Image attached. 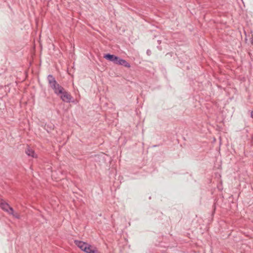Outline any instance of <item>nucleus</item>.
I'll use <instances>...</instances> for the list:
<instances>
[{
  "instance_id": "f257e3e1",
  "label": "nucleus",
  "mask_w": 253,
  "mask_h": 253,
  "mask_svg": "<svg viewBox=\"0 0 253 253\" xmlns=\"http://www.w3.org/2000/svg\"><path fill=\"white\" fill-rule=\"evenodd\" d=\"M47 79L49 86L52 88L56 95H59L62 92V91L63 90L64 87L57 82L55 78L52 75H48Z\"/></svg>"
},
{
  "instance_id": "f03ea898",
  "label": "nucleus",
  "mask_w": 253,
  "mask_h": 253,
  "mask_svg": "<svg viewBox=\"0 0 253 253\" xmlns=\"http://www.w3.org/2000/svg\"><path fill=\"white\" fill-rule=\"evenodd\" d=\"M74 243L82 251L86 253H91L92 249L95 248L90 244L81 241L75 240Z\"/></svg>"
},
{
  "instance_id": "7ed1b4c3",
  "label": "nucleus",
  "mask_w": 253,
  "mask_h": 253,
  "mask_svg": "<svg viewBox=\"0 0 253 253\" xmlns=\"http://www.w3.org/2000/svg\"><path fill=\"white\" fill-rule=\"evenodd\" d=\"M62 92L58 96L60 97L63 102L70 103L73 101V98L69 92L67 91L64 88H63V90Z\"/></svg>"
},
{
  "instance_id": "20e7f679",
  "label": "nucleus",
  "mask_w": 253,
  "mask_h": 253,
  "mask_svg": "<svg viewBox=\"0 0 253 253\" xmlns=\"http://www.w3.org/2000/svg\"><path fill=\"white\" fill-rule=\"evenodd\" d=\"M103 57L105 59L112 62L114 64H118V61L120 59L119 56H117L114 54H111L110 53H106L104 54Z\"/></svg>"
},
{
  "instance_id": "39448f33",
  "label": "nucleus",
  "mask_w": 253,
  "mask_h": 253,
  "mask_svg": "<svg viewBox=\"0 0 253 253\" xmlns=\"http://www.w3.org/2000/svg\"><path fill=\"white\" fill-rule=\"evenodd\" d=\"M0 208L4 211L9 213V212L13 211V208L9 206V205L5 202L4 200L0 204Z\"/></svg>"
},
{
  "instance_id": "423d86ee",
  "label": "nucleus",
  "mask_w": 253,
  "mask_h": 253,
  "mask_svg": "<svg viewBox=\"0 0 253 253\" xmlns=\"http://www.w3.org/2000/svg\"><path fill=\"white\" fill-rule=\"evenodd\" d=\"M117 65H122L125 67L129 68L130 67V64L128 63L126 60L121 58L118 61Z\"/></svg>"
},
{
  "instance_id": "0eeeda50",
  "label": "nucleus",
  "mask_w": 253,
  "mask_h": 253,
  "mask_svg": "<svg viewBox=\"0 0 253 253\" xmlns=\"http://www.w3.org/2000/svg\"><path fill=\"white\" fill-rule=\"evenodd\" d=\"M26 154L28 155L29 156H31L33 158H36L37 157V155L35 154V153L34 151H33L32 149L28 148L26 151H25Z\"/></svg>"
},
{
  "instance_id": "6e6552de",
  "label": "nucleus",
  "mask_w": 253,
  "mask_h": 253,
  "mask_svg": "<svg viewBox=\"0 0 253 253\" xmlns=\"http://www.w3.org/2000/svg\"><path fill=\"white\" fill-rule=\"evenodd\" d=\"M8 214L12 215L13 216H14V217H15V218H16L17 219H19L20 218V216H19V214L17 213H15L14 212V210L13 209V211L9 212V213Z\"/></svg>"
},
{
  "instance_id": "1a4fd4ad",
  "label": "nucleus",
  "mask_w": 253,
  "mask_h": 253,
  "mask_svg": "<svg viewBox=\"0 0 253 253\" xmlns=\"http://www.w3.org/2000/svg\"><path fill=\"white\" fill-rule=\"evenodd\" d=\"M91 253H98V252L96 248L95 247L94 249H92V251H91Z\"/></svg>"
},
{
  "instance_id": "9d476101",
  "label": "nucleus",
  "mask_w": 253,
  "mask_h": 253,
  "mask_svg": "<svg viewBox=\"0 0 253 253\" xmlns=\"http://www.w3.org/2000/svg\"><path fill=\"white\" fill-rule=\"evenodd\" d=\"M146 53L148 56H150L151 54V51L150 49H147Z\"/></svg>"
},
{
  "instance_id": "9b49d317",
  "label": "nucleus",
  "mask_w": 253,
  "mask_h": 253,
  "mask_svg": "<svg viewBox=\"0 0 253 253\" xmlns=\"http://www.w3.org/2000/svg\"><path fill=\"white\" fill-rule=\"evenodd\" d=\"M250 41H251L252 44H253V36L250 38Z\"/></svg>"
},
{
  "instance_id": "f8f14e48",
  "label": "nucleus",
  "mask_w": 253,
  "mask_h": 253,
  "mask_svg": "<svg viewBox=\"0 0 253 253\" xmlns=\"http://www.w3.org/2000/svg\"><path fill=\"white\" fill-rule=\"evenodd\" d=\"M251 117L253 119V111L251 112Z\"/></svg>"
},
{
  "instance_id": "ddd939ff",
  "label": "nucleus",
  "mask_w": 253,
  "mask_h": 253,
  "mask_svg": "<svg viewBox=\"0 0 253 253\" xmlns=\"http://www.w3.org/2000/svg\"><path fill=\"white\" fill-rule=\"evenodd\" d=\"M157 42H158V43L159 44H161V41H160V40H158V41H157Z\"/></svg>"
},
{
  "instance_id": "4468645a",
  "label": "nucleus",
  "mask_w": 253,
  "mask_h": 253,
  "mask_svg": "<svg viewBox=\"0 0 253 253\" xmlns=\"http://www.w3.org/2000/svg\"><path fill=\"white\" fill-rule=\"evenodd\" d=\"M3 201V199H0V204L1 203H2Z\"/></svg>"
}]
</instances>
